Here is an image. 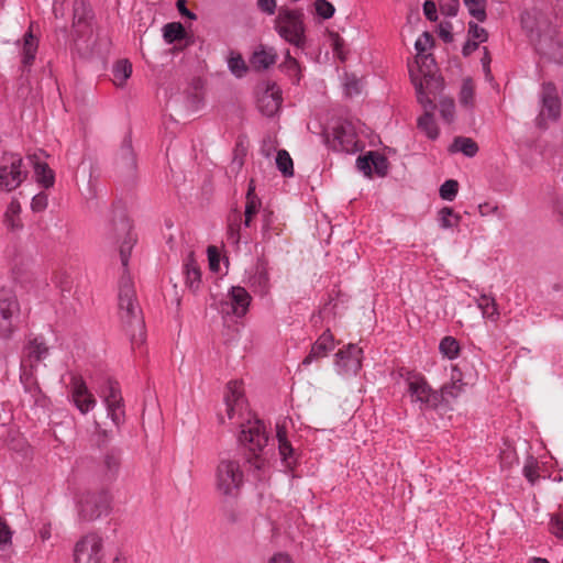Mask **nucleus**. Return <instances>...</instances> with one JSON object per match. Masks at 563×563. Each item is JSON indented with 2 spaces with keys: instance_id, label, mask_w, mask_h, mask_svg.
I'll return each mask as SVG.
<instances>
[{
  "instance_id": "nucleus-1",
  "label": "nucleus",
  "mask_w": 563,
  "mask_h": 563,
  "mask_svg": "<svg viewBox=\"0 0 563 563\" xmlns=\"http://www.w3.org/2000/svg\"><path fill=\"white\" fill-rule=\"evenodd\" d=\"M521 25L541 55L563 63V38L547 13L538 9L526 11L521 15Z\"/></svg>"
},
{
  "instance_id": "nucleus-2",
  "label": "nucleus",
  "mask_w": 563,
  "mask_h": 563,
  "mask_svg": "<svg viewBox=\"0 0 563 563\" xmlns=\"http://www.w3.org/2000/svg\"><path fill=\"white\" fill-rule=\"evenodd\" d=\"M118 316L124 331L133 343L144 339V320L136 300L134 285L129 277H123L119 287Z\"/></svg>"
},
{
  "instance_id": "nucleus-3",
  "label": "nucleus",
  "mask_w": 563,
  "mask_h": 563,
  "mask_svg": "<svg viewBox=\"0 0 563 563\" xmlns=\"http://www.w3.org/2000/svg\"><path fill=\"white\" fill-rule=\"evenodd\" d=\"M48 355V347L43 340L35 338L30 340L23 350L21 358V375L20 379L26 393H29L34 401H40L42 390L36 380V372L38 365Z\"/></svg>"
},
{
  "instance_id": "nucleus-4",
  "label": "nucleus",
  "mask_w": 563,
  "mask_h": 563,
  "mask_svg": "<svg viewBox=\"0 0 563 563\" xmlns=\"http://www.w3.org/2000/svg\"><path fill=\"white\" fill-rule=\"evenodd\" d=\"M239 441L252 454V456L249 457V462L255 468L262 470L265 464V460L260 453L268 442L264 422L255 418L242 423Z\"/></svg>"
},
{
  "instance_id": "nucleus-5",
  "label": "nucleus",
  "mask_w": 563,
  "mask_h": 563,
  "mask_svg": "<svg viewBox=\"0 0 563 563\" xmlns=\"http://www.w3.org/2000/svg\"><path fill=\"white\" fill-rule=\"evenodd\" d=\"M244 481L240 461L222 457L216 470V488L224 496H235Z\"/></svg>"
},
{
  "instance_id": "nucleus-6",
  "label": "nucleus",
  "mask_w": 563,
  "mask_h": 563,
  "mask_svg": "<svg viewBox=\"0 0 563 563\" xmlns=\"http://www.w3.org/2000/svg\"><path fill=\"white\" fill-rule=\"evenodd\" d=\"M302 19V12L282 7L275 21L277 33L296 47H303L306 43Z\"/></svg>"
},
{
  "instance_id": "nucleus-7",
  "label": "nucleus",
  "mask_w": 563,
  "mask_h": 563,
  "mask_svg": "<svg viewBox=\"0 0 563 563\" xmlns=\"http://www.w3.org/2000/svg\"><path fill=\"white\" fill-rule=\"evenodd\" d=\"M433 64L420 66L417 70L409 68L411 80L415 85L419 102L426 106H433L431 96L435 97L442 89V79L432 70Z\"/></svg>"
},
{
  "instance_id": "nucleus-8",
  "label": "nucleus",
  "mask_w": 563,
  "mask_h": 563,
  "mask_svg": "<svg viewBox=\"0 0 563 563\" xmlns=\"http://www.w3.org/2000/svg\"><path fill=\"white\" fill-rule=\"evenodd\" d=\"M408 393L412 401L421 408H437L441 404L440 391L433 390L420 374H410L407 378Z\"/></svg>"
},
{
  "instance_id": "nucleus-9",
  "label": "nucleus",
  "mask_w": 563,
  "mask_h": 563,
  "mask_svg": "<svg viewBox=\"0 0 563 563\" xmlns=\"http://www.w3.org/2000/svg\"><path fill=\"white\" fill-rule=\"evenodd\" d=\"M99 395L111 421L118 427L122 424L125 420V409L119 384L108 379L104 387L99 390Z\"/></svg>"
},
{
  "instance_id": "nucleus-10",
  "label": "nucleus",
  "mask_w": 563,
  "mask_h": 563,
  "mask_svg": "<svg viewBox=\"0 0 563 563\" xmlns=\"http://www.w3.org/2000/svg\"><path fill=\"white\" fill-rule=\"evenodd\" d=\"M27 169L20 154H2V189L11 191L18 188L26 178Z\"/></svg>"
},
{
  "instance_id": "nucleus-11",
  "label": "nucleus",
  "mask_w": 563,
  "mask_h": 563,
  "mask_svg": "<svg viewBox=\"0 0 563 563\" xmlns=\"http://www.w3.org/2000/svg\"><path fill=\"white\" fill-rule=\"evenodd\" d=\"M103 540L97 533H88L78 540L74 549L75 563H101Z\"/></svg>"
},
{
  "instance_id": "nucleus-12",
  "label": "nucleus",
  "mask_w": 563,
  "mask_h": 563,
  "mask_svg": "<svg viewBox=\"0 0 563 563\" xmlns=\"http://www.w3.org/2000/svg\"><path fill=\"white\" fill-rule=\"evenodd\" d=\"M78 505L79 515L86 520H93L108 511L110 499L106 492H88L80 497Z\"/></svg>"
},
{
  "instance_id": "nucleus-13",
  "label": "nucleus",
  "mask_w": 563,
  "mask_h": 563,
  "mask_svg": "<svg viewBox=\"0 0 563 563\" xmlns=\"http://www.w3.org/2000/svg\"><path fill=\"white\" fill-rule=\"evenodd\" d=\"M69 394L71 402L82 415L91 411L97 405L96 397L89 390L86 382L81 376L74 375L71 377Z\"/></svg>"
},
{
  "instance_id": "nucleus-14",
  "label": "nucleus",
  "mask_w": 563,
  "mask_h": 563,
  "mask_svg": "<svg viewBox=\"0 0 563 563\" xmlns=\"http://www.w3.org/2000/svg\"><path fill=\"white\" fill-rule=\"evenodd\" d=\"M252 297L247 290L240 286H233L227 297V300L221 302V311L227 314H234L243 317L246 314Z\"/></svg>"
},
{
  "instance_id": "nucleus-15",
  "label": "nucleus",
  "mask_w": 563,
  "mask_h": 563,
  "mask_svg": "<svg viewBox=\"0 0 563 563\" xmlns=\"http://www.w3.org/2000/svg\"><path fill=\"white\" fill-rule=\"evenodd\" d=\"M282 90L275 82H267L266 88L258 97V109L266 115H274L282 104Z\"/></svg>"
},
{
  "instance_id": "nucleus-16",
  "label": "nucleus",
  "mask_w": 563,
  "mask_h": 563,
  "mask_svg": "<svg viewBox=\"0 0 563 563\" xmlns=\"http://www.w3.org/2000/svg\"><path fill=\"white\" fill-rule=\"evenodd\" d=\"M114 231L119 239H123L120 243V257L122 265L126 266L131 250L136 241V238L132 232V225L130 221L124 216H122L120 221L114 224Z\"/></svg>"
},
{
  "instance_id": "nucleus-17",
  "label": "nucleus",
  "mask_w": 563,
  "mask_h": 563,
  "mask_svg": "<svg viewBox=\"0 0 563 563\" xmlns=\"http://www.w3.org/2000/svg\"><path fill=\"white\" fill-rule=\"evenodd\" d=\"M561 103L556 88L552 84H544L542 88V109L540 118L556 119L560 115Z\"/></svg>"
},
{
  "instance_id": "nucleus-18",
  "label": "nucleus",
  "mask_w": 563,
  "mask_h": 563,
  "mask_svg": "<svg viewBox=\"0 0 563 563\" xmlns=\"http://www.w3.org/2000/svg\"><path fill=\"white\" fill-rule=\"evenodd\" d=\"M357 137L350 124H342L334 129L333 147L347 153L358 150Z\"/></svg>"
},
{
  "instance_id": "nucleus-19",
  "label": "nucleus",
  "mask_w": 563,
  "mask_h": 563,
  "mask_svg": "<svg viewBox=\"0 0 563 563\" xmlns=\"http://www.w3.org/2000/svg\"><path fill=\"white\" fill-rule=\"evenodd\" d=\"M362 349L355 344H349L335 354V362L346 372H357L361 368Z\"/></svg>"
},
{
  "instance_id": "nucleus-20",
  "label": "nucleus",
  "mask_w": 563,
  "mask_h": 563,
  "mask_svg": "<svg viewBox=\"0 0 563 563\" xmlns=\"http://www.w3.org/2000/svg\"><path fill=\"white\" fill-rule=\"evenodd\" d=\"M334 349V339L332 333L327 330L324 331L316 343L312 345L309 354L303 358L302 365H309L314 360H319L321 357H325L329 352Z\"/></svg>"
},
{
  "instance_id": "nucleus-21",
  "label": "nucleus",
  "mask_w": 563,
  "mask_h": 563,
  "mask_svg": "<svg viewBox=\"0 0 563 563\" xmlns=\"http://www.w3.org/2000/svg\"><path fill=\"white\" fill-rule=\"evenodd\" d=\"M276 437L278 440V450L282 456V461L287 467H290L296 463V452L287 438L285 420L276 423Z\"/></svg>"
},
{
  "instance_id": "nucleus-22",
  "label": "nucleus",
  "mask_w": 563,
  "mask_h": 563,
  "mask_svg": "<svg viewBox=\"0 0 563 563\" xmlns=\"http://www.w3.org/2000/svg\"><path fill=\"white\" fill-rule=\"evenodd\" d=\"M466 383L462 382V376L457 367L452 368L451 383L442 386L440 390L441 402L450 404L456 399L463 391Z\"/></svg>"
},
{
  "instance_id": "nucleus-23",
  "label": "nucleus",
  "mask_w": 563,
  "mask_h": 563,
  "mask_svg": "<svg viewBox=\"0 0 563 563\" xmlns=\"http://www.w3.org/2000/svg\"><path fill=\"white\" fill-rule=\"evenodd\" d=\"M21 205L18 200H12L4 214V223L9 234L18 238L23 230V222L20 218Z\"/></svg>"
},
{
  "instance_id": "nucleus-24",
  "label": "nucleus",
  "mask_w": 563,
  "mask_h": 563,
  "mask_svg": "<svg viewBox=\"0 0 563 563\" xmlns=\"http://www.w3.org/2000/svg\"><path fill=\"white\" fill-rule=\"evenodd\" d=\"M228 391L225 395L227 415L229 419L234 417L236 409L242 405L243 398V386L238 380L230 382L227 387Z\"/></svg>"
},
{
  "instance_id": "nucleus-25",
  "label": "nucleus",
  "mask_w": 563,
  "mask_h": 563,
  "mask_svg": "<svg viewBox=\"0 0 563 563\" xmlns=\"http://www.w3.org/2000/svg\"><path fill=\"white\" fill-rule=\"evenodd\" d=\"M277 60V54L274 48L261 46L250 58V65L255 70H264L274 65Z\"/></svg>"
},
{
  "instance_id": "nucleus-26",
  "label": "nucleus",
  "mask_w": 563,
  "mask_h": 563,
  "mask_svg": "<svg viewBox=\"0 0 563 563\" xmlns=\"http://www.w3.org/2000/svg\"><path fill=\"white\" fill-rule=\"evenodd\" d=\"M37 48H38V40L32 33V30H29L23 35V41H22L21 56H22L23 69H27L33 65V63L35 60V55L37 53Z\"/></svg>"
},
{
  "instance_id": "nucleus-27",
  "label": "nucleus",
  "mask_w": 563,
  "mask_h": 563,
  "mask_svg": "<svg viewBox=\"0 0 563 563\" xmlns=\"http://www.w3.org/2000/svg\"><path fill=\"white\" fill-rule=\"evenodd\" d=\"M433 37L430 33H422L416 41L415 47L417 51L416 64L418 67L428 66L429 64H433L434 60L431 55L426 54V52L432 46Z\"/></svg>"
},
{
  "instance_id": "nucleus-28",
  "label": "nucleus",
  "mask_w": 563,
  "mask_h": 563,
  "mask_svg": "<svg viewBox=\"0 0 563 563\" xmlns=\"http://www.w3.org/2000/svg\"><path fill=\"white\" fill-rule=\"evenodd\" d=\"M477 308L482 311V316L490 321L496 322L499 319L500 312L496 299L486 294H482L475 299Z\"/></svg>"
},
{
  "instance_id": "nucleus-29",
  "label": "nucleus",
  "mask_w": 563,
  "mask_h": 563,
  "mask_svg": "<svg viewBox=\"0 0 563 563\" xmlns=\"http://www.w3.org/2000/svg\"><path fill=\"white\" fill-rule=\"evenodd\" d=\"M4 319H11L14 322H18L19 319H26L14 295L2 298V323H4Z\"/></svg>"
},
{
  "instance_id": "nucleus-30",
  "label": "nucleus",
  "mask_w": 563,
  "mask_h": 563,
  "mask_svg": "<svg viewBox=\"0 0 563 563\" xmlns=\"http://www.w3.org/2000/svg\"><path fill=\"white\" fill-rule=\"evenodd\" d=\"M118 163L126 172L133 170L136 166V158L130 136H126L122 142L118 154Z\"/></svg>"
},
{
  "instance_id": "nucleus-31",
  "label": "nucleus",
  "mask_w": 563,
  "mask_h": 563,
  "mask_svg": "<svg viewBox=\"0 0 563 563\" xmlns=\"http://www.w3.org/2000/svg\"><path fill=\"white\" fill-rule=\"evenodd\" d=\"M261 207V200L255 195V186L253 185V180H251L247 192H246V203L244 211V225L249 228L253 221V218L257 214L258 209Z\"/></svg>"
},
{
  "instance_id": "nucleus-32",
  "label": "nucleus",
  "mask_w": 563,
  "mask_h": 563,
  "mask_svg": "<svg viewBox=\"0 0 563 563\" xmlns=\"http://www.w3.org/2000/svg\"><path fill=\"white\" fill-rule=\"evenodd\" d=\"M434 106H426L424 113L418 119V128L426 133L429 139H437L439 135V129L433 118Z\"/></svg>"
},
{
  "instance_id": "nucleus-33",
  "label": "nucleus",
  "mask_w": 563,
  "mask_h": 563,
  "mask_svg": "<svg viewBox=\"0 0 563 563\" xmlns=\"http://www.w3.org/2000/svg\"><path fill=\"white\" fill-rule=\"evenodd\" d=\"M284 224L278 221L272 211H264L263 214V239L269 241L274 235L282 234Z\"/></svg>"
},
{
  "instance_id": "nucleus-34",
  "label": "nucleus",
  "mask_w": 563,
  "mask_h": 563,
  "mask_svg": "<svg viewBox=\"0 0 563 563\" xmlns=\"http://www.w3.org/2000/svg\"><path fill=\"white\" fill-rule=\"evenodd\" d=\"M34 175L37 184L44 188H51L55 183V174L45 162H34Z\"/></svg>"
},
{
  "instance_id": "nucleus-35",
  "label": "nucleus",
  "mask_w": 563,
  "mask_h": 563,
  "mask_svg": "<svg viewBox=\"0 0 563 563\" xmlns=\"http://www.w3.org/2000/svg\"><path fill=\"white\" fill-rule=\"evenodd\" d=\"M132 74V64L128 59L118 60L112 69L113 84L118 87L124 86Z\"/></svg>"
},
{
  "instance_id": "nucleus-36",
  "label": "nucleus",
  "mask_w": 563,
  "mask_h": 563,
  "mask_svg": "<svg viewBox=\"0 0 563 563\" xmlns=\"http://www.w3.org/2000/svg\"><path fill=\"white\" fill-rule=\"evenodd\" d=\"M451 152H461L468 157H473L478 152V146L471 137L457 136L450 146Z\"/></svg>"
},
{
  "instance_id": "nucleus-37",
  "label": "nucleus",
  "mask_w": 563,
  "mask_h": 563,
  "mask_svg": "<svg viewBox=\"0 0 563 563\" xmlns=\"http://www.w3.org/2000/svg\"><path fill=\"white\" fill-rule=\"evenodd\" d=\"M185 275H186V285L192 290L196 291L201 282V272L200 267L191 257L185 264Z\"/></svg>"
},
{
  "instance_id": "nucleus-38",
  "label": "nucleus",
  "mask_w": 563,
  "mask_h": 563,
  "mask_svg": "<svg viewBox=\"0 0 563 563\" xmlns=\"http://www.w3.org/2000/svg\"><path fill=\"white\" fill-rule=\"evenodd\" d=\"M459 99H460V103L463 107H465L467 109H472L474 107L475 84L472 78L466 77L463 79Z\"/></svg>"
},
{
  "instance_id": "nucleus-39",
  "label": "nucleus",
  "mask_w": 563,
  "mask_h": 563,
  "mask_svg": "<svg viewBox=\"0 0 563 563\" xmlns=\"http://www.w3.org/2000/svg\"><path fill=\"white\" fill-rule=\"evenodd\" d=\"M26 319H19L18 322L11 321V319H4L2 323V340H15L20 338L22 330L25 327Z\"/></svg>"
},
{
  "instance_id": "nucleus-40",
  "label": "nucleus",
  "mask_w": 563,
  "mask_h": 563,
  "mask_svg": "<svg viewBox=\"0 0 563 563\" xmlns=\"http://www.w3.org/2000/svg\"><path fill=\"white\" fill-rule=\"evenodd\" d=\"M461 220V214L455 213L454 210L450 207H443L438 212V221L442 229L455 228L460 224Z\"/></svg>"
},
{
  "instance_id": "nucleus-41",
  "label": "nucleus",
  "mask_w": 563,
  "mask_h": 563,
  "mask_svg": "<svg viewBox=\"0 0 563 563\" xmlns=\"http://www.w3.org/2000/svg\"><path fill=\"white\" fill-rule=\"evenodd\" d=\"M12 531L9 526L2 521V562L10 561L12 556L15 554L14 549L12 548Z\"/></svg>"
},
{
  "instance_id": "nucleus-42",
  "label": "nucleus",
  "mask_w": 563,
  "mask_h": 563,
  "mask_svg": "<svg viewBox=\"0 0 563 563\" xmlns=\"http://www.w3.org/2000/svg\"><path fill=\"white\" fill-rule=\"evenodd\" d=\"M276 165L285 177L294 175V163L286 150H279L277 152Z\"/></svg>"
},
{
  "instance_id": "nucleus-43",
  "label": "nucleus",
  "mask_w": 563,
  "mask_h": 563,
  "mask_svg": "<svg viewBox=\"0 0 563 563\" xmlns=\"http://www.w3.org/2000/svg\"><path fill=\"white\" fill-rule=\"evenodd\" d=\"M185 34L186 31L179 22L167 23L164 26V40L167 43H174L175 41L181 40L185 37Z\"/></svg>"
},
{
  "instance_id": "nucleus-44",
  "label": "nucleus",
  "mask_w": 563,
  "mask_h": 563,
  "mask_svg": "<svg viewBox=\"0 0 563 563\" xmlns=\"http://www.w3.org/2000/svg\"><path fill=\"white\" fill-rule=\"evenodd\" d=\"M440 352L450 360L455 358L460 353V344L452 336H445L439 345Z\"/></svg>"
},
{
  "instance_id": "nucleus-45",
  "label": "nucleus",
  "mask_w": 563,
  "mask_h": 563,
  "mask_svg": "<svg viewBox=\"0 0 563 563\" xmlns=\"http://www.w3.org/2000/svg\"><path fill=\"white\" fill-rule=\"evenodd\" d=\"M470 14L479 22L486 20V0H464Z\"/></svg>"
},
{
  "instance_id": "nucleus-46",
  "label": "nucleus",
  "mask_w": 563,
  "mask_h": 563,
  "mask_svg": "<svg viewBox=\"0 0 563 563\" xmlns=\"http://www.w3.org/2000/svg\"><path fill=\"white\" fill-rule=\"evenodd\" d=\"M282 67L294 78V82H299L301 69L297 59L290 56L289 51L286 52Z\"/></svg>"
},
{
  "instance_id": "nucleus-47",
  "label": "nucleus",
  "mask_w": 563,
  "mask_h": 563,
  "mask_svg": "<svg viewBox=\"0 0 563 563\" xmlns=\"http://www.w3.org/2000/svg\"><path fill=\"white\" fill-rule=\"evenodd\" d=\"M459 183L454 179L445 180L440 187V197L443 200L452 201L457 195Z\"/></svg>"
},
{
  "instance_id": "nucleus-48",
  "label": "nucleus",
  "mask_w": 563,
  "mask_h": 563,
  "mask_svg": "<svg viewBox=\"0 0 563 563\" xmlns=\"http://www.w3.org/2000/svg\"><path fill=\"white\" fill-rule=\"evenodd\" d=\"M120 457L115 453H108L103 460V467L109 477H113L119 470Z\"/></svg>"
},
{
  "instance_id": "nucleus-49",
  "label": "nucleus",
  "mask_w": 563,
  "mask_h": 563,
  "mask_svg": "<svg viewBox=\"0 0 563 563\" xmlns=\"http://www.w3.org/2000/svg\"><path fill=\"white\" fill-rule=\"evenodd\" d=\"M229 68L236 77H242L245 75L247 70V66L244 62V59L238 55V56H231L229 58Z\"/></svg>"
},
{
  "instance_id": "nucleus-50",
  "label": "nucleus",
  "mask_w": 563,
  "mask_h": 563,
  "mask_svg": "<svg viewBox=\"0 0 563 563\" xmlns=\"http://www.w3.org/2000/svg\"><path fill=\"white\" fill-rule=\"evenodd\" d=\"M549 527L551 533L563 539V508L551 517Z\"/></svg>"
},
{
  "instance_id": "nucleus-51",
  "label": "nucleus",
  "mask_w": 563,
  "mask_h": 563,
  "mask_svg": "<svg viewBox=\"0 0 563 563\" xmlns=\"http://www.w3.org/2000/svg\"><path fill=\"white\" fill-rule=\"evenodd\" d=\"M454 112L455 104L453 99L443 98L440 100V113L445 121L451 122L454 118Z\"/></svg>"
},
{
  "instance_id": "nucleus-52",
  "label": "nucleus",
  "mask_w": 563,
  "mask_h": 563,
  "mask_svg": "<svg viewBox=\"0 0 563 563\" xmlns=\"http://www.w3.org/2000/svg\"><path fill=\"white\" fill-rule=\"evenodd\" d=\"M317 13L323 19H330L334 14V7L327 0H317L314 3Z\"/></svg>"
},
{
  "instance_id": "nucleus-53",
  "label": "nucleus",
  "mask_w": 563,
  "mask_h": 563,
  "mask_svg": "<svg viewBox=\"0 0 563 563\" xmlns=\"http://www.w3.org/2000/svg\"><path fill=\"white\" fill-rule=\"evenodd\" d=\"M48 196L45 192H38L31 201V209L33 212H42L47 208Z\"/></svg>"
},
{
  "instance_id": "nucleus-54",
  "label": "nucleus",
  "mask_w": 563,
  "mask_h": 563,
  "mask_svg": "<svg viewBox=\"0 0 563 563\" xmlns=\"http://www.w3.org/2000/svg\"><path fill=\"white\" fill-rule=\"evenodd\" d=\"M369 157H372V166L375 172L380 176L385 175L387 170V159L374 152H369Z\"/></svg>"
},
{
  "instance_id": "nucleus-55",
  "label": "nucleus",
  "mask_w": 563,
  "mask_h": 563,
  "mask_svg": "<svg viewBox=\"0 0 563 563\" xmlns=\"http://www.w3.org/2000/svg\"><path fill=\"white\" fill-rule=\"evenodd\" d=\"M468 35L471 38L478 40L479 42H485L487 40L486 30L474 22L468 23Z\"/></svg>"
},
{
  "instance_id": "nucleus-56",
  "label": "nucleus",
  "mask_w": 563,
  "mask_h": 563,
  "mask_svg": "<svg viewBox=\"0 0 563 563\" xmlns=\"http://www.w3.org/2000/svg\"><path fill=\"white\" fill-rule=\"evenodd\" d=\"M240 214H235L234 223H230L228 231V239L234 244L240 241Z\"/></svg>"
},
{
  "instance_id": "nucleus-57",
  "label": "nucleus",
  "mask_w": 563,
  "mask_h": 563,
  "mask_svg": "<svg viewBox=\"0 0 563 563\" xmlns=\"http://www.w3.org/2000/svg\"><path fill=\"white\" fill-rule=\"evenodd\" d=\"M523 475L531 484H534L539 478L537 464L532 461L528 462L523 467Z\"/></svg>"
},
{
  "instance_id": "nucleus-58",
  "label": "nucleus",
  "mask_w": 563,
  "mask_h": 563,
  "mask_svg": "<svg viewBox=\"0 0 563 563\" xmlns=\"http://www.w3.org/2000/svg\"><path fill=\"white\" fill-rule=\"evenodd\" d=\"M208 260L210 269L217 272L220 265V254L216 246L208 247Z\"/></svg>"
},
{
  "instance_id": "nucleus-59",
  "label": "nucleus",
  "mask_w": 563,
  "mask_h": 563,
  "mask_svg": "<svg viewBox=\"0 0 563 563\" xmlns=\"http://www.w3.org/2000/svg\"><path fill=\"white\" fill-rule=\"evenodd\" d=\"M357 167L362 170L366 176L372 175V157H369V153L365 156H360L356 161Z\"/></svg>"
},
{
  "instance_id": "nucleus-60",
  "label": "nucleus",
  "mask_w": 563,
  "mask_h": 563,
  "mask_svg": "<svg viewBox=\"0 0 563 563\" xmlns=\"http://www.w3.org/2000/svg\"><path fill=\"white\" fill-rule=\"evenodd\" d=\"M423 12L428 20L437 21V19H438L437 5L433 1L428 0L423 3Z\"/></svg>"
},
{
  "instance_id": "nucleus-61",
  "label": "nucleus",
  "mask_w": 563,
  "mask_h": 563,
  "mask_svg": "<svg viewBox=\"0 0 563 563\" xmlns=\"http://www.w3.org/2000/svg\"><path fill=\"white\" fill-rule=\"evenodd\" d=\"M498 211L497 205H490L488 202L481 203L478 206V212L482 217H487L489 214H494Z\"/></svg>"
},
{
  "instance_id": "nucleus-62",
  "label": "nucleus",
  "mask_w": 563,
  "mask_h": 563,
  "mask_svg": "<svg viewBox=\"0 0 563 563\" xmlns=\"http://www.w3.org/2000/svg\"><path fill=\"white\" fill-rule=\"evenodd\" d=\"M257 3L261 10H263L264 12L268 14L274 13L276 7L275 0H257Z\"/></svg>"
},
{
  "instance_id": "nucleus-63",
  "label": "nucleus",
  "mask_w": 563,
  "mask_h": 563,
  "mask_svg": "<svg viewBox=\"0 0 563 563\" xmlns=\"http://www.w3.org/2000/svg\"><path fill=\"white\" fill-rule=\"evenodd\" d=\"M268 563H294V562L288 554L278 552L269 559Z\"/></svg>"
},
{
  "instance_id": "nucleus-64",
  "label": "nucleus",
  "mask_w": 563,
  "mask_h": 563,
  "mask_svg": "<svg viewBox=\"0 0 563 563\" xmlns=\"http://www.w3.org/2000/svg\"><path fill=\"white\" fill-rule=\"evenodd\" d=\"M477 47H478V43H477V42H475V41H471V40H470V41H467V42L464 44V46H463V48H462V53H463V55H464V56H468V55H471L474 51H476V49H477Z\"/></svg>"
}]
</instances>
